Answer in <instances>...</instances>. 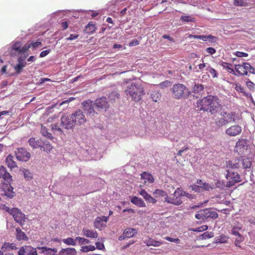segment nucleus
Listing matches in <instances>:
<instances>
[{"label":"nucleus","instance_id":"12","mask_svg":"<svg viewBox=\"0 0 255 255\" xmlns=\"http://www.w3.org/2000/svg\"><path fill=\"white\" fill-rule=\"evenodd\" d=\"M19 255H37L36 249L30 246L21 247L18 251Z\"/></svg>","mask_w":255,"mask_h":255},{"label":"nucleus","instance_id":"47","mask_svg":"<svg viewBox=\"0 0 255 255\" xmlns=\"http://www.w3.org/2000/svg\"><path fill=\"white\" fill-rule=\"evenodd\" d=\"M208 229V226L207 225H203L196 228H190L189 229L190 231H193L195 232H201L206 231Z\"/></svg>","mask_w":255,"mask_h":255},{"label":"nucleus","instance_id":"54","mask_svg":"<svg viewBox=\"0 0 255 255\" xmlns=\"http://www.w3.org/2000/svg\"><path fill=\"white\" fill-rule=\"evenodd\" d=\"M237 236H238V238L236 239L235 241V245L236 247L241 248L240 244L241 243L243 242V241L244 240V238L243 236H242V235H240Z\"/></svg>","mask_w":255,"mask_h":255},{"label":"nucleus","instance_id":"29","mask_svg":"<svg viewBox=\"0 0 255 255\" xmlns=\"http://www.w3.org/2000/svg\"><path fill=\"white\" fill-rule=\"evenodd\" d=\"M221 65L230 73L236 75L235 70L233 69V65L231 64L225 62H222L221 63Z\"/></svg>","mask_w":255,"mask_h":255},{"label":"nucleus","instance_id":"10","mask_svg":"<svg viewBox=\"0 0 255 255\" xmlns=\"http://www.w3.org/2000/svg\"><path fill=\"white\" fill-rule=\"evenodd\" d=\"M74 124L76 126H81L85 124L87 120L83 111L77 110L72 114Z\"/></svg>","mask_w":255,"mask_h":255},{"label":"nucleus","instance_id":"20","mask_svg":"<svg viewBox=\"0 0 255 255\" xmlns=\"http://www.w3.org/2000/svg\"><path fill=\"white\" fill-rule=\"evenodd\" d=\"M108 102L105 97L97 99L95 101V105L98 109H106L107 107Z\"/></svg>","mask_w":255,"mask_h":255},{"label":"nucleus","instance_id":"61","mask_svg":"<svg viewBox=\"0 0 255 255\" xmlns=\"http://www.w3.org/2000/svg\"><path fill=\"white\" fill-rule=\"evenodd\" d=\"M96 246V249H97L100 250H104L105 249V246L103 243H101L100 242H97L95 243Z\"/></svg>","mask_w":255,"mask_h":255},{"label":"nucleus","instance_id":"1","mask_svg":"<svg viewBox=\"0 0 255 255\" xmlns=\"http://www.w3.org/2000/svg\"><path fill=\"white\" fill-rule=\"evenodd\" d=\"M197 107L200 111H206L211 114H215L221 108L220 100L217 97L208 95L197 102Z\"/></svg>","mask_w":255,"mask_h":255},{"label":"nucleus","instance_id":"40","mask_svg":"<svg viewBox=\"0 0 255 255\" xmlns=\"http://www.w3.org/2000/svg\"><path fill=\"white\" fill-rule=\"evenodd\" d=\"M204 86L202 84H195L193 87L192 92L195 94H199L203 91Z\"/></svg>","mask_w":255,"mask_h":255},{"label":"nucleus","instance_id":"55","mask_svg":"<svg viewBox=\"0 0 255 255\" xmlns=\"http://www.w3.org/2000/svg\"><path fill=\"white\" fill-rule=\"evenodd\" d=\"M171 85V82L168 80L164 81L159 84V87L161 88H164L169 86Z\"/></svg>","mask_w":255,"mask_h":255},{"label":"nucleus","instance_id":"58","mask_svg":"<svg viewBox=\"0 0 255 255\" xmlns=\"http://www.w3.org/2000/svg\"><path fill=\"white\" fill-rule=\"evenodd\" d=\"M192 189L195 192H202V187L201 185H197L195 184H193L191 186Z\"/></svg>","mask_w":255,"mask_h":255},{"label":"nucleus","instance_id":"45","mask_svg":"<svg viewBox=\"0 0 255 255\" xmlns=\"http://www.w3.org/2000/svg\"><path fill=\"white\" fill-rule=\"evenodd\" d=\"M75 239L67 238L63 240V242L67 245L75 246L76 245Z\"/></svg>","mask_w":255,"mask_h":255},{"label":"nucleus","instance_id":"11","mask_svg":"<svg viewBox=\"0 0 255 255\" xmlns=\"http://www.w3.org/2000/svg\"><path fill=\"white\" fill-rule=\"evenodd\" d=\"M15 153L16 158L18 160L22 161H27L30 157V153L22 147L17 148V150L15 151Z\"/></svg>","mask_w":255,"mask_h":255},{"label":"nucleus","instance_id":"42","mask_svg":"<svg viewBox=\"0 0 255 255\" xmlns=\"http://www.w3.org/2000/svg\"><path fill=\"white\" fill-rule=\"evenodd\" d=\"M22 172L25 179L27 181H30L33 178L32 173L29 171L28 170L23 169L21 170Z\"/></svg>","mask_w":255,"mask_h":255},{"label":"nucleus","instance_id":"13","mask_svg":"<svg viewBox=\"0 0 255 255\" xmlns=\"http://www.w3.org/2000/svg\"><path fill=\"white\" fill-rule=\"evenodd\" d=\"M82 105L83 106V109L85 112H87L90 115H93L95 114V103L92 101L88 100L84 101L82 103Z\"/></svg>","mask_w":255,"mask_h":255},{"label":"nucleus","instance_id":"44","mask_svg":"<svg viewBox=\"0 0 255 255\" xmlns=\"http://www.w3.org/2000/svg\"><path fill=\"white\" fill-rule=\"evenodd\" d=\"M213 186L215 187V188H218L223 189L226 186V184H225V182L224 181L216 180Z\"/></svg>","mask_w":255,"mask_h":255},{"label":"nucleus","instance_id":"2","mask_svg":"<svg viewBox=\"0 0 255 255\" xmlns=\"http://www.w3.org/2000/svg\"><path fill=\"white\" fill-rule=\"evenodd\" d=\"M0 178L8 182L2 184L0 188V195L9 198H13L15 196V193L13 191V188L10 184V182L12 180V176L3 166H0Z\"/></svg>","mask_w":255,"mask_h":255},{"label":"nucleus","instance_id":"62","mask_svg":"<svg viewBox=\"0 0 255 255\" xmlns=\"http://www.w3.org/2000/svg\"><path fill=\"white\" fill-rule=\"evenodd\" d=\"M3 209L6 212L9 213L10 215L13 212L14 210H16V208H13L12 209H10L9 207H7L5 205L3 206Z\"/></svg>","mask_w":255,"mask_h":255},{"label":"nucleus","instance_id":"57","mask_svg":"<svg viewBox=\"0 0 255 255\" xmlns=\"http://www.w3.org/2000/svg\"><path fill=\"white\" fill-rule=\"evenodd\" d=\"M139 194L146 200L150 195L144 189H141Z\"/></svg>","mask_w":255,"mask_h":255},{"label":"nucleus","instance_id":"30","mask_svg":"<svg viewBox=\"0 0 255 255\" xmlns=\"http://www.w3.org/2000/svg\"><path fill=\"white\" fill-rule=\"evenodd\" d=\"M197 183L201 185L202 192L203 191H210L215 189V187L213 185H211L207 183H202L201 180H198Z\"/></svg>","mask_w":255,"mask_h":255},{"label":"nucleus","instance_id":"16","mask_svg":"<svg viewBox=\"0 0 255 255\" xmlns=\"http://www.w3.org/2000/svg\"><path fill=\"white\" fill-rule=\"evenodd\" d=\"M14 220L18 223L20 225H22L25 220V216L23 214L20 210L16 208V210H14L13 212L11 214Z\"/></svg>","mask_w":255,"mask_h":255},{"label":"nucleus","instance_id":"36","mask_svg":"<svg viewBox=\"0 0 255 255\" xmlns=\"http://www.w3.org/2000/svg\"><path fill=\"white\" fill-rule=\"evenodd\" d=\"M41 133L43 136L47 137L48 139H53V137L52 136V134L49 132L46 127L43 125H41Z\"/></svg>","mask_w":255,"mask_h":255},{"label":"nucleus","instance_id":"24","mask_svg":"<svg viewBox=\"0 0 255 255\" xmlns=\"http://www.w3.org/2000/svg\"><path fill=\"white\" fill-rule=\"evenodd\" d=\"M28 143L32 148H36L42 147V140L41 139L36 140L35 138L31 137L29 139Z\"/></svg>","mask_w":255,"mask_h":255},{"label":"nucleus","instance_id":"34","mask_svg":"<svg viewBox=\"0 0 255 255\" xmlns=\"http://www.w3.org/2000/svg\"><path fill=\"white\" fill-rule=\"evenodd\" d=\"M96 30V27L95 24L92 22H89L85 28V31L89 34H92L94 33Z\"/></svg>","mask_w":255,"mask_h":255},{"label":"nucleus","instance_id":"52","mask_svg":"<svg viewBox=\"0 0 255 255\" xmlns=\"http://www.w3.org/2000/svg\"><path fill=\"white\" fill-rule=\"evenodd\" d=\"M16 249V247L15 246V245L14 244H9L8 243H4L2 246V248H1V249L3 251H5V249Z\"/></svg>","mask_w":255,"mask_h":255},{"label":"nucleus","instance_id":"25","mask_svg":"<svg viewBox=\"0 0 255 255\" xmlns=\"http://www.w3.org/2000/svg\"><path fill=\"white\" fill-rule=\"evenodd\" d=\"M76 250L73 248L62 249L59 252V255H76Z\"/></svg>","mask_w":255,"mask_h":255},{"label":"nucleus","instance_id":"38","mask_svg":"<svg viewBox=\"0 0 255 255\" xmlns=\"http://www.w3.org/2000/svg\"><path fill=\"white\" fill-rule=\"evenodd\" d=\"M151 98L154 102H158L161 97V94L158 91H153L150 94Z\"/></svg>","mask_w":255,"mask_h":255},{"label":"nucleus","instance_id":"43","mask_svg":"<svg viewBox=\"0 0 255 255\" xmlns=\"http://www.w3.org/2000/svg\"><path fill=\"white\" fill-rule=\"evenodd\" d=\"M96 248L93 245H88L82 246L80 249V251L83 252L87 253L90 251H95Z\"/></svg>","mask_w":255,"mask_h":255},{"label":"nucleus","instance_id":"3","mask_svg":"<svg viewBox=\"0 0 255 255\" xmlns=\"http://www.w3.org/2000/svg\"><path fill=\"white\" fill-rule=\"evenodd\" d=\"M125 94L130 97L134 102H138L145 94L144 91L141 85L132 82L129 84L125 90Z\"/></svg>","mask_w":255,"mask_h":255},{"label":"nucleus","instance_id":"18","mask_svg":"<svg viewBox=\"0 0 255 255\" xmlns=\"http://www.w3.org/2000/svg\"><path fill=\"white\" fill-rule=\"evenodd\" d=\"M82 235L85 237L91 239H96L98 237L97 232L93 229H89L87 228H84L82 229Z\"/></svg>","mask_w":255,"mask_h":255},{"label":"nucleus","instance_id":"9","mask_svg":"<svg viewBox=\"0 0 255 255\" xmlns=\"http://www.w3.org/2000/svg\"><path fill=\"white\" fill-rule=\"evenodd\" d=\"M186 87L182 84L173 85L171 89L173 97L176 99H181L184 95Z\"/></svg>","mask_w":255,"mask_h":255},{"label":"nucleus","instance_id":"56","mask_svg":"<svg viewBox=\"0 0 255 255\" xmlns=\"http://www.w3.org/2000/svg\"><path fill=\"white\" fill-rule=\"evenodd\" d=\"M207 70L209 71V72L211 74L213 78L217 77L218 73L215 69L212 67H209L208 69H207Z\"/></svg>","mask_w":255,"mask_h":255},{"label":"nucleus","instance_id":"7","mask_svg":"<svg viewBox=\"0 0 255 255\" xmlns=\"http://www.w3.org/2000/svg\"><path fill=\"white\" fill-rule=\"evenodd\" d=\"M226 178L229 180L226 182V187L230 188L234 186L236 183L241 181V177L238 172L228 171Z\"/></svg>","mask_w":255,"mask_h":255},{"label":"nucleus","instance_id":"8","mask_svg":"<svg viewBox=\"0 0 255 255\" xmlns=\"http://www.w3.org/2000/svg\"><path fill=\"white\" fill-rule=\"evenodd\" d=\"M187 195L186 192L179 188H177L173 194V197L168 201V203L179 205L182 203L181 198Z\"/></svg>","mask_w":255,"mask_h":255},{"label":"nucleus","instance_id":"53","mask_svg":"<svg viewBox=\"0 0 255 255\" xmlns=\"http://www.w3.org/2000/svg\"><path fill=\"white\" fill-rule=\"evenodd\" d=\"M234 4L236 6H247L248 3L244 0H234Z\"/></svg>","mask_w":255,"mask_h":255},{"label":"nucleus","instance_id":"48","mask_svg":"<svg viewBox=\"0 0 255 255\" xmlns=\"http://www.w3.org/2000/svg\"><path fill=\"white\" fill-rule=\"evenodd\" d=\"M214 237V233L211 232H206L202 234L199 238L201 239H206L213 238Z\"/></svg>","mask_w":255,"mask_h":255},{"label":"nucleus","instance_id":"32","mask_svg":"<svg viewBox=\"0 0 255 255\" xmlns=\"http://www.w3.org/2000/svg\"><path fill=\"white\" fill-rule=\"evenodd\" d=\"M199 39L202 40L204 41H209L211 42H216L218 40V37L212 36V35H202V36H198Z\"/></svg>","mask_w":255,"mask_h":255},{"label":"nucleus","instance_id":"64","mask_svg":"<svg viewBox=\"0 0 255 255\" xmlns=\"http://www.w3.org/2000/svg\"><path fill=\"white\" fill-rule=\"evenodd\" d=\"M235 54L238 57H247L248 56V53L240 51H237Z\"/></svg>","mask_w":255,"mask_h":255},{"label":"nucleus","instance_id":"41","mask_svg":"<svg viewBox=\"0 0 255 255\" xmlns=\"http://www.w3.org/2000/svg\"><path fill=\"white\" fill-rule=\"evenodd\" d=\"M223 115L226 117V118L230 122L232 121L235 122L237 119L236 113L234 112H232L228 114L224 113Z\"/></svg>","mask_w":255,"mask_h":255},{"label":"nucleus","instance_id":"22","mask_svg":"<svg viewBox=\"0 0 255 255\" xmlns=\"http://www.w3.org/2000/svg\"><path fill=\"white\" fill-rule=\"evenodd\" d=\"M130 202L138 207H146L145 203L140 198L137 196L131 197Z\"/></svg>","mask_w":255,"mask_h":255},{"label":"nucleus","instance_id":"6","mask_svg":"<svg viewBox=\"0 0 255 255\" xmlns=\"http://www.w3.org/2000/svg\"><path fill=\"white\" fill-rule=\"evenodd\" d=\"M61 126L67 129H72L75 127L71 114H65L60 119Z\"/></svg>","mask_w":255,"mask_h":255},{"label":"nucleus","instance_id":"60","mask_svg":"<svg viewBox=\"0 0 255 255\" xmlns=\"http://www.w3.org/2000/svg\"><path fill=\"white\" fill-rule=\"evenodd\" d=\"M31 47V44L26 43L23 46H21V53H24L26 52Z\"/></svg>","mask_w":255,"mask_h":255},{"label":"nucleus","instance_id":"49","mask_svg":"<svg viewBox=\"0 0 255 255\" xmlns=\"http://www.w3.org/2000/svg\"><path fill=\"white\" fill-rule=\"evenodd\" d=\"M76 241L78 242L79 244L80 245H83L84 244H89L90 241L85 238L80 237H77L75 238Z\"/></svg>","mask_w":255,"mask_h":255},{"label":"nucleus","instance_id":"37","mask_svg":"<svg viewBox=\"0 0 255 255\" xmlns=\"http://www.w3.org/2000/svg\"><path fill=\"white\" fill-rule=\"evenodd\" d=\"M40 148L41 149H43L44 151L49 152L52 149L53 146L47 141L42 140V147H40Z\"/></svg>","mask_w":255,"mask_h":255},{"label":"nucleus","instance_id":"17","mask_svg":"<svg viewBox=\"0 0 255 255\" xmlns=\"http://www.w3.org/2000/svg\"><path fill=\"white\" fill-rule=\"evenodd\" d=\"M22 44L20 42L16 41L13 42L11 49L9 51L10 54L11 56H14L19 55L21 53Z\"/></svg>","mask_w":255,"mask_h":255},{"label":"nucleus","instance_id":"50","mask_svg":"<svg viewBox=\"0 0 255 255\" xmlns=\"http://www.w3.org/2000/svg\"><path fill=\"white\" fill-rule=\"evenodd\" d=\"M26 65V64H25V63H17L14 67L16 73L17 74L20 73L22 71V68L25 67Z\"/></svg>","mask_w":255,"mask_h":255},{"label":"nucleus","instance_id":"15","mask_svg":"<svg viewBox=\"0 0 255 255\" xmlns=\"http://www.w3.org/2000/svg\"><path fill=\"white\" fill-rule=\"evenodd\" d=\"M242 131V128L239 125L232 126L226 130V133L230 136L239 135Z\"/></svg>","mask_w":255,"mask_h":255},{"label":"nucleus","instance_id":"51","mask_svg":"<svg viewBox=\"0 0 255 255\" xmlns=\"http://www.w3.org/2000/svg\"><path fill=\"white\" fill-rule=\"evenodd\" d=\"M243 166L244 168H249L251 166L252 162L249 158H245L243 159Z\"/></svg>","mask_w":255,"mask_h":255},{"label":"nucleus","instance_id":"35","mask_svg":"<svg viewBox=\"0 0 255 255\" xmlns=\"http://www.w3.org/2000/svg\"><path fill=\"white\" fill-rule=\"evenodd\" d=\"M16 239L19 240H25L27 239V237L25 233L22 232L21 229L19 228H17L16 229Z\"/></svg>","mask_w":255,"mask_h":255},{"label":"nucleus","instance_id":"39","mask_svg":"<svg viewBox=\"0 0 255 255\" xmlns=\"http://www.w3.org/2000/svg\"><path fill=\"white\" fill-rule=\"evenodd\" d=\"M242 228V226L239 224L234 226L231 230L232 234L236 236L241 235L240 234L239 231L241 230Z\"/></svg>","mask_w":255,"mask_h":255},{"label":"nucleus","instance_id":"5","mask_svg":"<svg viewBox=\"0 0 255 255\" xmlns=\"http://www.w3.org/2000/svg\"><path fill=\"white\" fill-rule=\"evenodd\" d=\"M235 70L239 75H247L250 74H255V69L249 63L244 62L242 64H236L235 65Z\"/></svg>","mask_w":255,"mask_h":255},{"label":"nucleus","instance_id":"33","mask_svg":"<svg viewBox=\"0 0 255 255\" xmlns=\"http://www.w3.org/2000/svg\"><path fill=\"white\" fill-rule=\"evenodd\" d=\"M229 237L228 236L222 234L220 236L216 237L215 239L216 243L225 244L228 242Z\"/></svg>","mask_w":255,"mask_h":255},{"label":"nucleus","instance_id":"21","mask_svg":"<svg viewBox=\"0 0 255 255\" xmlns=\"http://www.w3.org/2000/svg\"><path fill=\"white\" fill-rule=\"evenodd\" d=\"M247 144V141L244 139H239L236 143V148L238 152H244L245 149V146Z\"/></svg>","mask_w":255,"mask_h":255},{"label":"nucleus","instance_id":"19","mask_svg":"<svg viewBox=\"0 0 255 255\" xmlns=\"http://www.w3.org/2000/svg\"><path fill=\"white\" fill-rule=\"evenodd\" d=\"M39 250H41L39 253L44 254V255H59L57 253V250L56 249H51L46 247H37Z\"/></svg>","mask_w":255,"mask_h":255},{"label":"nucleus","instance_id":"14","mask_svg":"<svg viewBox=\"0 0 255 255\" xmlns=\"http://www.w3.org/2000/svg\"><path fill=\"white\" fill-rule=\"evenodd\" d=\"M108 219V217H106L104 216L97 217L94 223V227L96 228L101 230L103 228H104L106 226V224Z\"/></svg>","mask_w":255,"mask_h":255},{"label":"nucleus","instance_id":"31","mask_svg":"<svg viewBox=\"0 0 255 255\" xmlns=\"http://www.w3.org/2000/svg\"><path fill=\"white\" fill-rule=\"evenodd\" d=\"M137 231L136 229L133 228H127L125 230L124 235L127 238H131L136 235Z\"/></svg>","mask_w":255,"mask_h":255},{"label":"nucleus","instance_id":"26","mask_svg":"<svg viewBox=\"0 0 255 255\" xmlns=\"http://www.w3.org/2000/svg\"><path fill=\"white\" fill-rule=\"evenodd\" d=\"M5 162L7 167L10 169L17 167L16 163L14 161L13 156L10 154L6 158Z\"/></svg>","mask_w":255,"mask_h":255},{"label":"nucleus","instance_id":"46","mask_svg":"<svg viewBox=\"0 0 255 255\" xmlns=\"http://www.w3.org/2000/svg\"><path fill=\"white\" fill-rule=\"evenodd\" d=\"M222 116L223 118H221L218 122H217V125L218 126L226 125L230 122L224 115L223 114Z\"/></svg>","mask_w":255,"mask_h":255},{"label":"nucleus","instance_id":"23","mask_svg":"<svg viewBox=\"0 0 255 255\" xmlns=\"http://www.w3.org/2000/svg\"><path fill=\"white\" fill-rule=\"evenodd\" d=\"M144 243L147 246L159 247L163 244V242L161 241H155L151 238H149L148 240L144 241Z\"/></svg>","mask_w":255,"mask_h":255},{"label":"nucleus","instance_id":"63","mask_svg":"<svg viewBox=\"0 0 255 255\" xmlns=\"http://www.w3.org/2000/svg\"><path fill=\"white\" fill-rule=\"evenodd\" d=\"M51 129L53 131L57 130L61 133H62V131L61 128H59L58 124H53L51 125Z\"/></svg>","mask_w":255,"mask_h":255},{"label":"nucleus","instance_id":"28","mask_svg":"<svg viewBox=\"0 0 255 255\" xmlns=\"http://www.w3.org/2000/svg\"><path fill=\"white\" fill-rule=\"evenodd\" d=\"M239 159L229 160L227 162V167L233 169H238L240 167Z\"/></svg>","mask_w":255,"mask_h":255},{"label":"nucleus","instance_id":"59","mask_svg":"<svg viewBox=\"0 0 255 255\" xmlns=\"http://www.w3.org/2000/svg\"><path fill=\"white\" fill-rule=\"evenodd\" d=\"M246 85L251 90L254 91L255 90V84L251 81H248Z\"/></svg>","mask_w":255,"mask_h":255},{"label":"nucleus","instance_id":"4","mask_svg":"<svg viewBox=\"0 0 255 255\" xmlns=\"http://www.w3.org/2000/svg\"><path fill=\"white\" fill-rule=\"evenodd\" d=\"M218 217V215L216 212L213 211L208 208L200 210L195 215V218L197 219L201 220L203 222H205L209 219H215L217 218Z\"/></svg>","mask_w":255,"mask_h":255},{"label":"nucleus","instance_id":"27","mask_svg":"<svg viewBox=\"0 0 255 255\" xmlns=\"http://www.w3.org/2000/svg\"><path fill=\"white\" fill-rule=\"evenodd\" d=\"M141 178L145 180V183L148 182L149 183H152L154 181L153 176L149 173L146 172H143L141 174Z\"/></svg>","mask_w":255,"mask_h":255}]
</instances>
